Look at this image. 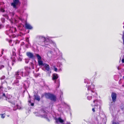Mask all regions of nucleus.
Listing matches in <instances>:
<instances>
[{
	"instance_id": "obj_1",
	"label": "nucleus",
	"mask_w": 124,
	"mask_h": 124,
	"mask_svg": "<svg viewBox=\"0 0 124 124\" xmlns=\"http://www.w3.org/2000/svg\"><path fill=\"white\" fill-rule=\"evenodd\" d=\"M45 95L46 98L49 99L54 101H56V96L53 94L49 93H45Z\"/></svg>"
},
{
	"instance_id": "obj_2",
	"label": "nucleus",
	"mask_w": 124,
	"mask_h": 124,
	"mask_svg": "<svg viewBox=\"0 0 124 124\" xmlns=\"http://www.w3.org/2000/svg\"><path fill=\"white\" fill-rule=\"evenodd\" d=\"M13 2L11 4V6H12L13 8L16 9L18 8L17 6L19 5L20 6L21 4V2H20L19 0H13Z\"/></svg>"
},
{
	"instance_id": "obj_3",
	"label": "nucleus",
	"mask_w": 124,
	"mask_h": 124,
	"mask_svg": "<svg viewBox=\"0 0 124 124\" xmlns=\"http://www.w3.org/2000/svg\"><path fill=\"white\" fill-rule=\"evenodd\" d=\"M89 95L87 97V99L89 100H91L92 98V96H90V94H91L93 96L95 95H97V94L95 92L93 91L92 90H91L90 92L89 93Z\"/></svg>"
},
{
	"instance_id": "obj_4",
	"label": "nucleus",
	"mask_w": 124,
	"mask_h": 124,
	"mask_svg": "<svg viewBox=\"0 0 124 124\" xmlns=\"http://www.w3.org/2000/svg\"><path fill=\"white\" fill-rule=\"evenodd\" d=\"M9 65L8 62L6 61H4L3 63V65H0V70L3 69L5 67L9 66Z\"/></svg>"
},
{
	"instance_id": "obj_5",
	"label": "nucleus",
	"mask_w": 124,
	"mask_h": 124,
	"mask_svg": "<svg viewBox=\"0 0 124 124\" xmlns=\"http://www.w3.org/2000/svg\"><path fill=\"white\" fill-rule=\"evenodd\" d=\"M111 96L113 101L115 102L116 101V94L115 93L112 92L111 94Z\"/></svg>"
},
{
	"instance_id": "obj_6",
	"label": "nucleus",
	"mask_w": 124,
	"mask_h": 124,
	"mask_svg": "<svg viewBox=\"0 0 124 124\" xmlns=\"http://www.w3.org/2000/svg\"><path fill=\"white\" fill-rule=\"evenodd\" d=\"M27 56L30 58L32 59L34 57V56L32 53L31 52H28L26 53Z\"/></svg>"
},
{
	"instance_id": "obj_7",
	"label": "nucleus",
	"mask_w": 124,
	"mask_h": 124,
	"mask_svg": "<svg viewBox=\"0 0 124 124\" xmlns=\"http://www.w3.org/2000/svg\"><path fill=\"white\" fill-rule=\"evenodd\" d=\"M25 28L28 30H31L33 29L32 27L30 24L26 23L25 24Z\"/></svg>"
},
{
	"instance_id": "obj_8",
	"label": "nucleus",
	"mask_w": 124,
	"mask_h": 124,
	"mask_svg": "<svg viewBox=\"0 0 124 124\" xmlns=\"http://www.w3.org/2000/svg\"><path fill=\"white\" fill-rule=\"evenodd\" d=\"M10 32L11 33H16L17 31L16 29V27H12L10 28L9 30Z\"/></svg>"
},
{
	"instance_id": "obj_9",
	"label": "nucleus",
	"mask_w": 124,
	"mask_h": 124,
	"mask_svg": "<svg viewBox=\"0 0 124 124\" xmlns=\"http://www.w3.org/2000/svg\"><path fill=\"white\" fill-rule=\"evenodd\" d=\"M56 123H58L59 122L61 123H62L64 122V120L62 119L60 117H59L58 118H56L55 119Z\"/></svg>"
},
{
	"instance_id": "obj_10",
	"label": "nucleus",
	"mask_w": 124,
	"mask_h": 124,
	"mask_svg": "<svg viewBox=\"0 0 124 124\" xmlns=\"http://www.w3.org/2000/svg\"><path fill=\"white\" fill-rule=\"evenodd\" d=\"M34 100H36L38 101H40V98L39 96L37 94L34 95Z\"/></svg>"
},
{
	"instance_id": "obj_11",
	"label": "nucleus",
	"mask_w": 124,
	"mask_h": 124,
	"mask_svg": "<svg viewBox=\"0 0 124 124\" xmlns=\"http://www.w3.org/2000/svg\"><path fill=\"white\" fill-rule=\"evenodd\" d=\"M39 40L40 41H41V40H42V41L44 43L46 42V38L43 36H40L39 37Z\"/></svg>"
},
{
	"instance_id": "obj_12",
	"label": "nucleus",
	"mask_w": 124,
	"mask_h": 124,
	"mask_svg": "<svg viewBox=\"0 0 124 124\" xmlns=\"http://www.w3.org/2000/svg\"><path fill=\"white\" fill-rule=\"evenodd\" d=\"M58 77L57 74H54L53 75V77L52 79L53 80H55L57 79L58 78Z\"/></svg>"
},
{
	"instance_id": "obj_13",
	"label": "nucleus",
	"mask_w": 124,
	"mask_h": 124,
	"mask_svg": "<svg viewBox=\"0 0 124 124\" xmlns=\"http://www.w3.org/2000/svg\"><path fill=\"white\" fill-rule=\"evenodd\" d=\"M93 102L94 103H96V104H95L94 105V106H96L97 107H98V106L99 105L98 104V103H99L100 104V105L101 104L100 103V102L98 100H95L93 101Z\"/></svg>"
},
{
	"instance_id": "obj_14",
	"label": "nucleus",
	"mask_w": 124,
	"mask_h": 124,
	"mask_svg": "<svg viewBox=\"0 0 124 124\" xmlns=\"http://www.w3.org/2000/svg\"><path fill=\"white\" fill-rule=\"evenodd\" d=\"M44 66V67L46 70L47 71L49 70L50 68L48 64H45Z\"/></svg>"
},
{
	"instance_id": "obj_15",
	"label": "nucleus",
	"mask_w": 124,
	"mask_h": 124,
	"mask_svg": "<svg viewBox=\"0 0 124 124\" xmlns=\"http://www.w3.org/2000/svg\"><path fill=\"white\" fill-rule=\"evenodd\" d=\"M11 63L12 66L14 65V64L16 62V58L15 57H11Z\"/></svg>"
},
{
	"instance_id": "obj_16",
	"label": "nucleus",
	"mask_w": 124,
	"mask_h": 124,
	"mask_svg": "<svg viewBox=\"0 0 124 124\" xmlns=\"http://www.w3.org/2000/svg\"><path fill=\"white\" fill-rule=\"evenodd\" d=\"M25 70L26 71V72L29 75V71L31 69L30 68L28 67H25Z\"/></svg>"
},
{
	"instance_id": "obj_17",
	"label": "nucleus",
	"mask_w": 124,
	"mask_h": 124,
	"mask_svg": "<svg viewBox=\"0 0 124 124\" xmlns=\"http://www.w3.org/2000/svg\"><path fill=\"white\" fill-rule=\"evenodd\" d=\"M7 99H8V101L9 102H10L11 103V106H12L13 107H15V103L14 102H12L10 100H9V99L8 98H6V100H7Z\"/></svg>"
},
{
	"instance_id": "obj_18",
	"label": "nucleus",
	"mask_w": 124,
	"mask_h": 124,
	"mask_svg": "<svg viewBox=\"0 0 124 124\" xmlns=\"http://www.w3.org/2000/svg\"><path fill=\"white\" fill-rule=\"evenodd\" d=\"M38 62L39 65H43L44 66L45 63L43 64V62L41 60H38Z\"/></svg>"
},
{
	"instance_id": "obj_19",
	"label": "nucleus",
	"mask_w": 124,
	"mask_h": 124,
	"mask_svg": "<svg viewBox=\"0 0 124 124\" xmlns=\"http://www.w3.org/2000/svg\"><path fill=\"white\" fill-rule=\"evenodd\" d=\"M36 55L37 57L38 60H41V57L39 54H36Z\"/></svg>"
},
{
	"instance_id": "obj_20",
	"label": "nucleus",
	"mask_w": 124,
	"mask_h": 124,
	"mask_svg": "<svg viewBox=\"0 0 124 124\" xmlns=\"http://www.w3.org/2000/svg\"><path fill=\"white\" fill-rule=\"evenodd\" d=\"M16 49L15 48H13L12 49V54L13 56L16 55V54L15 53Z\"/></svg>"
},
{
	"instance_id": "obj_21",
	"label": "nucleus",
	"mask_w": 124,
	"mask_h": 124,
	"mask_svg": "<svg viewBox=\"0 0 124 124\" xmlns=\"http://www.w3.org/2000/svg\"><path fill=\"white\" fill-rule=\"evenodd\" d=\"M0 11L1 12H5V10L4 8H0Z\"/></svg>"
},
{
	"instance_id": "obj_22",
	"label": "nucleus",
	"mask_w": 124,
	"mask_h": 124,
	"mask_svg": "<svg viewBox=\"0 0 124 124\" xmlns=\"http://www.w3.org/2000/svg\"><path fill=\"white\" fill-rule=\"evenodd\" d=\"M122 38L123 40V44L124 45V31L123 32Z\"/></svg>"
},
{
	"instance_id": "obj_23",
	"label": "nucleus",
	"mask_w": 124,
	"mask_h": 124,
	"mask_svg": "<svg viewBox=\"0 0 124 124\" xmlns=\"http://www.w3.org/2000/svg\"><path fill=\"white\" fill-rule=\"evenodd\" d=\"M0 115L1 118H4L5 116L4 114H1Z\"/></svg>"
},
{
	"instance_id": "obj_24",
	"label": "nucleus",
	"mask_w": 124,
	"mask_h": 124,
	"mask_svg": "<svg viewBox=\"0 0 124 124\" xmlns=\"http://www.w3.org/2000/svg\"><path fill=\"white\" fill-rule=\"evenodd\" d=\"M16 107L18 109H20L21 108V107L18 104H17L16 105Z\"/></svg>"
},
{
	"instance_id": "obj_25",
	"label": "nucleus",
	"mask_w": 124,
	"mask_h": 124,
	"mask_svg": "<svg viewBox=\"0 0 124 124\" xmlns=\"http://www.w3.org/2000/svg\"><path fill=\"white\" fill-rule=\"evenodd\" d=\"M19 72L18 71L16 72L15 73V75L16 76H17L19 75Z\"/></svg>"
},
{
	"instance_id": "obj_26",
	"label": "nucleus",
	"mask_w": 124,
	"mask_h": 124,
	"mask_svg": "<svg viewBox=\"0 0 124 124\" xmlns=\"http://www.w3.org/2000/svg\"><path fill=\"white\" fill-rule=\"evenodd\" d=\"M4 27V26L2 24H0V29L3 28Z\"/></svg>"
},
{
	"instance_id": "obj_27",
	"label": "nucleus",
	"mask_w": 124,
	"mask_h": 124,
	"mask_svg": "<svg viewBox=\"0 0 124 124\" xmlns=\"http://www.w3.org/2000/svg\"><path fill=\"white\" fill-rule=\"evenodd\" d=\"M1 20L2 23H4L5 22V19L4 18H1Z\"/></svg>"
},
{
	"instance_id": "obj_28",
	"label": "nucleus",
	"mask_w": 124,
	"mask_h": 124,
	"mask_svg": "<svg viewBox=\"0 0 124 124\" xmlns=\"http://www.w3.org/2000/svg\"><path fill=\"white\" fill-rule=\"evenodd\" d=\"M26 41L28 42V44H30V43L29 42V38H27L26 39Z\"/></svg>"
},
{
	"instance_id": "obj_29",
	"label": "nucleus",
	"mask_w": 124,
	"mask_h": 124,
	"mask_svg": "<svg viewBox=\"0 0 124 124\" xmlns=\"http://www.w3.org/2000/svg\"><path fill=\"white\" fill-rule=\"evenodd\" d=\"M24 44H25V43H24V42H22L21 43V45L22 46L23 45H24Z\"/></svg>"
},
{
	"instance_id": "obj_30",
	"label": "nucleus",
	"mask_w": 124,
	"mask_h": 124,
	"mask_svg": "<svg viewBox=\"0 0 124 124\" xmlns=\"http://www.w3.org/2000/svg\"><path fill=\"white\" fill-rule=\"evenodd\" d=\"M95 108H93L92 109V111H93V112H94L95 111Z\"/></svg>"
},
{
	"instance_id": "obj_31",
	"label": "nucleus",
	"mask_w": 124,
	"mask_h": 124,
	"mask_svg": "<svg viewBox=\"0 0 124 124\" xmlns=\"http://www.w3.org/2000/svg\"><path fill=\"white\" fill-rule=\"evenodd\" d=\"M54 70L55 71L57 72V68H55L54 69Z\"/></svg>"
},
{
	"instance_id": "obj_32",
	"label": "nucleus",
	"mask_w": 124,
	"mask_h": 124,
	"mask_svg": "<svg viewBox=\"0 0 124 124\" xmlns=\"http://www.w3.org/2000/svg\"><path fill=\"white\" fill-rule=\"evenodd\" d=\"M121 61L122 63H124V58H123Z\"/></svg>"
},
{
	"instance_id": "obj_33",
	"label": "nucleus",
	"mask_w": 124,
	"mask_h": 124,
	"mask_svg": "<svg viewBox=\"0 0 124 124\" xmlns=\"http://www.w3.org/2000/svg\"><path fill=\"white\" fill-rule=\"evenodd\" d=\"M25 47L27 48H28V44H26L25 45Z\"/></svg>"
},
{
	"instance_id": "obj_34",
	"label": "nucleus",
	"mask_w": 124,
	"mask_h": 124,
	"mask_svg": "<svg viewBox=\"0 0 124 124\" xmlns=\"http://www.w3.org/2000/svg\"><path fill=\"white\" fill-rule=\"evenodd\" d=\"M112 124H119L118 122H113Z\"/></svg>"
},
{
	"instance_id": "obj_35",
	"label": "nucleus",
	"mask_w": 124,
	"mask_h": 124,
	"mask_svg": "<svg viewBox=\"0 0 124 124\" xmlns=\"http://www.w3.org/2000/svg\"><path fill=\"white\" fill-rule=\"evenodd\" d=\"M31 106H33L34 105V103H31Z\"/></svg>"
},
{
	"instance_id": "obj_36",
	"label": "nucleus",
	"mask_w": 124,
	"mask_h": 124,
	"mask_svg": "<svg viewBox=\"0 0 124 124\" xmlns=\"http://www.w3.org/2000/svg\"><path fill=\"white\" fill-rule=\"evenodd\" d=\"M3 87L2 86H0V89L1 88L3 89Z\"/></svg>"
},
{
	"instance_id": "obj_37",
	"label": "nucleus",
	"mask_w": 124,
	"mask_h": 124,
	"mask_svg": "<svg viewBox=\"0 0 124 124\" xmlns=\"http://www.w3.org/2000/svg\"><path fill=\"white\" fill-rule=\"evenodd\" d=\"M28 102L30 103H31V100H29L28 101Z\"/></svg>"
},
{
	"instance_id": "obj_38",
	"label": "nucleus",
	"mask_w": 124,
	"mask_h": 124,
	"mask_svg": "<svg viewBox=\"0 0 124 124\" xmlns=\"http://www.w3.org/2000/svg\"><path fill=\"white\" fill-rule=\"evenodd\" d=\"M3 96H5V97H6V95H5V93H3Z\"/></svg>"
},
{
	"instance_id": "obj_39",
	"label": "nucleus",
	"mask_w": 124,
	"mask_h": 124,
	"mask_svg": "<svg viewBox=\"0 0 124 124\" xmlns=\"http://www.w3.org/2000/svg\"><path fill=\"white\" fill-rule=\"evenodd\" d=\"M66 124H71L69 122H67Z\"/></svg>"
},
{
	"instance_id": "obj_40",
	"label": "nucleus",
	"mask_w": 124,
	"mask_h": 124,
	"mask_svg": "<svg viewBox=\"0 0 124 124\" xmlns=\"http://www.w3.org/2000/svg\"><path fill=\"white\" fill-rule=\"evenodd\" d=\"M99 108H100V110H101V105H100Z\"/></svg>"
},
{
	"instance_id": "obj_41",
	"label": "nucleus",
	"mask_w": 124,
	"mask_h": 124,
	"mask_svg": "<svg viewBox=\"0 0 124 124\" xmlns=\"http://www.w3.org/2000/svg\"><path fill=\"white\" fill-rule=\"evenodd\" d=\"M2 54H0V57H1L2 56Z\"/></svg>"
},
{
	"instance_id": "obj_42",
	"label": "nucleus",
	"mask_w": 124,
	"mask_h": 124,
	"mask_svg": "<svg viewBox=\"0 0 124 124\" xmlns=\"http://www.w3.org/2000/svg\"><path fill=\"white\" fill-rule=\"evenodd\" d=\"M88 90H89V87H88Z\"/></svg>"
},
{
	"instance_id": "obj_43",
	"label": "nucleus",
	"mask_w": 124,
	"mask_h": 124,
	"mask_svg": "<svg viewBox=\"0 0 124 124\" xmlns=\"http://www.w3.org/2000/svg\"><path fill=\"white\" fill-rule=\"evenodd\" d=\"M123 79H124V76L123 77Z\"/></svg>"
},
{
	"instance_id": "obj_44",
	"label": "nucleus",
	"mask_w": 124,
	"mask_h": 124,
	"mask_svg": "<svg viewBox=\"0 0 124 124\" xmlns=\"http://www.w3.org/2000/svg\"><path fill=\"white\" fill-rule=\"evenodd\" d=\"M118 70H119V68H118Z\"/></svg>"
},
{
	"instance_id": "obj_45",
	"label": "nucleus",
	"mask_w": 124,
	"mask_h": 124,
	"mask_svg": "<svg viewBox=\"0 0 124 124\" xmlns=\"http://www.w3.org/2000/svg\"><path fill=\"white\" fill-rule=\"evenodd\" d=\"M3 83H1V84L2 85H3Z\"/></svg>"
},
{
	"instance_id": "obj_46",
	"label": "nucleus",
	"mask_w": 124,
	"mask_h": 124,
	"mask_svg": "<svg viewBox=\"0 0 124 124\" xmlns=\"http://www.w3.org/2000/svg\"><path fill=\"white\" fill-rule=\"evenodd\" d=\"M27 63H28V62H26Z\"/></svg>"
},
{
	"instance_id": "obj_47",
	"label": "nucleus",
	"mask_w": 124,
	"mask_h": 124,
	"mask_svg": "<svg viewBox=\"0 0 124 124\" xmlns=\"http://www.w3.org/2000/svg\"><path fill=\"white\" fill-rule=\"evenodd\" d=\"M27 63H28V62H26Z\"/></svg>"
},
{
	"instance_id": "obj_48",
	"label": "nucleus",
	"mask_w": 124,
	"mask_h": 124,
	"mask_svg": "<svg viewBox=\"0 0 124 124\" xmlns=\"http://www.w3.org/2000/svg\"><path fill=\"white\" fill-rule=\"evenodd\" d=\"M123 27H124V26H123Z\"/></svg>"
}]
</instances>
